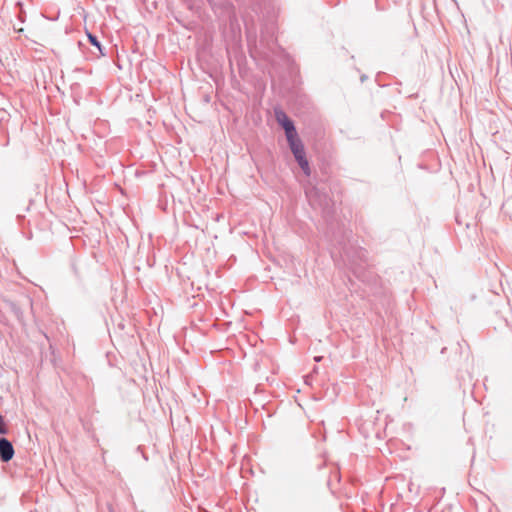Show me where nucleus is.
Instances as JSON below:
<instances>
[{"label":"nucleus","instance_id":"nucleus-4","mask_svg":"<svg viewBox=\"0 0 512 512\" xmlns=\"http://www.w3.org/2000/svg\"><path fill=\"white\" fill-rule=\"evenodd\" d=\"M287 140L292 152L303 147L302 142L298 138L297 133L287 137Z\"/></svg>","mask_w":512,"mask_h":512},{"label":"nucleus","instance_id":"nucleus-6","mask_svg":"<svg viewBox=\"0 0 512 512\" xmlns=\"http://www.w3.org/2000/svg\"><path fill=\"white\" fill-rule=\"evenodd\" d=\"M7 433V427L4 422L3 417L0 415V434H6Z\"/></svg>","mask_w":512,"mask_h":512},{"label":"nucleus","instance_id":"nucleus-3","mask_svg":"<svg viewBox=\"0 0 512 512\" xmlns=\"http://www.w3.org/2000/svg\"><path fill=\"white\" fill-rule=\"evenodd\" d=\"M292 153L294 154L295 159L297 160L299 166L302 168L304 173L306 175H309L310 174V168H309V163H308V161H307V159L305 157L304 147H301L300 149H297V150H295Z\"/></svg>","mask_w":512,"mask_h":512},{"label":"nucleus","instance_id":"nucleus-2","mask_svg":"<svg viewBox=\"0 0 512 512\" xmlns=\"http://www.w3.org/2000/svg\"><path fill=\"white\" fill-rule=\"evenodd\" d=\"M14 456V448L9 440L0 438V459L3 462L10 461Z\"/></svg>","mask_w":512,"mask_h":512},{"label":"nucleus","instance_id":"nucleus-1","mask_svg":"<svg viewBox=\"0 0 512 512\" xmlns=\"http://www.w3.org/2000/svg\"><path fill=\"white\" fill-rule=\"evenodd\" d=\"M276 120L285 130L286 137L297 133L293 122L283 111H276Z\"/></svg>","mask_w":512,"mask_h":512},{"label":"nucleus","instance_id":"nucleus-5","mask_svg":"<svg viewBox=\"0 0 512 512\" xmlns=\"http://www.w3.org/2000/svg\"><path fill=\"white\" fill-rule=\"evenodd\" d=\"M87 36H88L90 43L92 45L96 46L100 50V52H102L101 45H100L99 41L97 40V38L89 32H87ZM101 54L103 55V53H101Z\"/></svg>","mask_w":512,"mask_h":512}]
</instances>
